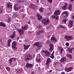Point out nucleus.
Here are the masks:
<instances>
[{
	"instance_id": "obj_12",
	"label": "nucleus",
	"mask_w": 74,
	"mask_h": 74,
	"mask_svg": "<svg viewBox=\"0 0 74 74\" xmlns=\"http://www.w3.org/2000/svg\"><path fill=\"white\" fill-rule=\"evenodd\" d=\"M16 37V35H15V32H13V34H12L10 36V37L12 39H14V38Z\"/></svg>"
},
{
	"instance_id": "obj_13",
	"label": "nucleus",
	"mask_w": 74,
	"mask_h": 74,
	"mask_svg": "<svg viewBox=\"0 0 74 74\" xmlns=\"http://www.w3.org/2000/svg\"><path fill=\"white\" fill-rule=\"evenodd\" d=\"M73 23H74V21H70L68 24V27H72L73 26Z\"/></svg>"
},
{
	"instance_id": "obj_37",
	"label": "nucleus",
	"mask_w": 74,
	"mask_h": 74,
	"mask_svg": "<svg viewBox=\"0 0 74 74\" xmlns=\"http://www.w3.org/2000/svg\"><path fill=\"white\" fill-rule=\"evenodd\" d=\"M36 60L37 63H40L41 62L40 58L39 59H36Z\"/></svg>"
},
{
	"instance_id": "obj_51",
	"label": "nucleus",
	"mask_w": 74,
	"mask_h": 74,
	"mask_svg": "<svg viewBox=\"0 0 74 74\" xmlns=\"http://www.w3.org/2000/svg\"><path fill=\"white\" fill-rule=\"evenodd\" d=\"M0 69H3V65H1L0 66Z\"/></svg>"
},
{
	"instance_id": "obj_6",
	"label": "nucleus",
	"mask_w": 74,
	"mask_h": 74,
	"mask_svg": "<svg viewBox=\"0 0 74 74\" xmlns=\"http://www.w3.org/2000/svg\"><path fill=\"white\" fill-rule=\"evenodd\" d=\"M16 42L14 41H13L12 43V49H14V50H16L17 49V48L16 47Z\"/></svg>"
},
{
	"instance_id": "obj_15",
	"label": "nucleus",
	"mask_w": 74,
	"mask_h": 74,
	"mask_svg": "<svg viewBox=\"0 0 74 74\" xmlns=\"http://www.w3.org/2000/svg\"><path fill=\"white\" fill-rule=\"evenodd\" d=\"M66 61V58L65 57H62L60 60V62L61 63H64Z\"/></svg>"
},
{
	"instance_id": "obj_61",
	"label": "nucleus",
	"mask_w": 74,
	"mask_h": 74,
	"mask_svg": "<svg viewBox=\"0 0 74 74\" xmlns=\"http://www.w3.org/2000/svg\"><path fill=\"white\" fill-rule=\"evenodd\" d=\"M21 11H22V12H23V11H24V10H23V9Z\"/></svg>"
},
{
	"instance_id": "obj_64",
	"label": "nucleus",
	"mask_w": 74,
	"mask_h": 74,
	"mask_svg": "<svg viewBox=\"0 0 74 74\" xmlns=\"http://www.w3.org/2000/svg\"><path fill=\"white\" fill-rule=\"evenodd\" d=\"M60 28V27H58L57 29H59V28Z\"/></svg>"
},
{
	"instance_id": "obj_5",
	"label": "nucleus",
	"mask_w": 74,
	"mask_h": 74,
	"mask_svg": "<svg viewBox=\"0 0 74 74\" xmlns=\"http://www.w3.org/2000/svg\"><path fill=\"white\" fill-rule=\"evenodd\" d=\"M29 8L33 9V10H36L37 8V6L36 5L32 4L30 5Z\"/></svg>"
},
{
	"instance_id": "obj_14",
	"label": "nucleus",
	"mask_w": 74,
	"mask_h": 74,
	"mask_svg": "<svg viewBox=\"0 0 74 74\" xmlns=\"http://www.w3.org/2000/svg\"><path fill=\"white\" fill-rule=\"evenodd\" d=\"M72 69H73V68L71 67L70 68L66 67L65 68V71L67 72H69L70 71H71Z\"/></svg>"
},
{
	"instance_id": "obj_3",
	"label": "nucleus",
	"mask_w": 74,
	"mask_h": 74,
	"mask_svg": "<svg viewBox=\"0 0 74 74\" xmlns=\"http://www.w3.org/2000/svg\"><path fill=\"white\" fill-rule=\"evenodd\" d=\"M32 59V56L31 54H28L27 56V58H25V60L26 61L31 60Z\"/></svg>"
},
{
	"instance_id": "obj_46",
	"label": "nucleus",
	"mask_w": 74,
	"mask_h": 74,
	"mask_svg": "<svg viewBox=\"0 0 74 74\" xmlns=\"http://www.w3.org/2000/svg\"><path fill=\"white\" fill-rule=\"evenodd\" d=\"M60 28H63V29H65V27L63 26V25H60L59 26Z\"/></svg>"
},
{
	"instance_id": "obj_39",
	"label": "nucleus",
	"mask_w": 74,
	"mask_h": 74,
	"mask_svg": "<svg viewBox=\"0 0 74 74\" xmlns=\"http://www.w3.org/2000/svg\"><path fill=\"white\" fill-rule=\"evenodd\" d=\"M46 69H48L49 67V64H47V63H46Z\"/></svg>"
},
{
	"instance_id": "obj_60",
	"label": "nucleus",
	"mask_w": 74,
	"mask_h": 74,
	"mask_svg": "<svg viewBox=\"0 0 74 74\" xmlns=\"http://www.w3.org/2000/svg\"><path fill=\"white\" fill-rule=\"evenodd\" d=\"M37 3H39V1L38 0H37Z\"/></svg>"
},
{
	"instance_id": "obj_53",
	"label": "nucleus",
	"mask_w": 74,
	"mask_h": 74,
	"mask_svg": "<svg viewBox=\"0 0 74 74\" xmlns=\"http://www.w3.org/2000/svg\"><path fill=\"white\" fill-rule=\"evenodd\" d=\"M18 3H22L23 1H22V0H19L18 1Z\"/></svg>"
},
{
	"instance_id": "obj_22",
	"label": "nucleus",
	"mask_w": 74,
	"mask_h": 74,
	"mask_svg": "<svg viewBox=\"0 0 74 74\" xmlns=\"http://www.w3.org/2000/svg\"><path fill=\"white\" fill-rule=\"evenodd\" d=\"M21 8V7H16V5H15L14 7V10H19L20 8Z\"/></svg>"
},
{
	"instance_id": "obj_2",
	"label": "nucleus",
	"mask_w": 74,
	"mask_h": 74,
	"mask_svg": "<svg viewBox=\"0 0 74 74\" xmlns=\"http://www.w3.org/2000/svg\"><path fill=\"white\" fill-rule=\"evenodd\" d=\"M42 22L43 24L45 25H48V24L49 23V22H50L49 19L48 18H45L44 19L42 20Z\"/></svg>"
},
{
	"instance_id": "obj_58",
	"label": "nucleus",
	"mask_w": 74,
	"mask_h": 74,
	"mask_svg": "<svg viewBox=\"0 0 74 74\" xmlns=\"http://www.w3.org/2000/svg\"><path fill=\"white\" fill-rule=\"evenodd\" d=\"M65 74V73L64 72H62L61 73V74Z\"/></svg>"
},
{
	"instance_id": "obj_56",
	"label": "nucleus",
	"mask_w": 74,
	"mask_h": 74,
	"mask_svg": "<svg viewBox=\"0 0 74 74\" xmlns=\"http://www.w3.org/2000/svg\"><path fill=\"white\" fill-rule=\"evenodd\" d=\"M54 52H55V51H53L52 53L51 54L52 55H53L54 54Z\"/></svg>"
},
{
	"instance_id": "obj_1",
	"label": "nucleus",
	"mask_w": 74,
	"mask_h": 74,
	"mask_svg": "<svg viewBox=\"0 0 74 74\" xmlns=\"http://www.w3.org/2000/svg\"><path fill=\"white\" fill-rule=\"evenodd\" d=\"M35 46H36L37 47L39 48L38 49H37V50L39 49H40V48H41V46H42V42H38L35 43L33 45V47H34Z\"/></svg>"
},
{
	"instance_id": "obj_55",
	"label": "nucleus",
	"mask_w": 74,
	"mask_h": 74,
	"mask_svg": "<svg viewBox=\"0 0 74 74\" xmlns=\"http://www.w3.org/2000/svg\"><path fill=\"white\" fill-rule=\"evenodd\" d=\"M2 12H3V10H0V14H1Z\"/></svg>"
},
{
	"instance_id": "obj_16",
	"label": "nucleus",
	"mask_w": 74,
	"mask_h": 74,
	"mask_svg": "<svg viewBox=\"0 0 74 74\" xmlns=\"http://www.w3.org/2000/svg\"><path fill=\"white\" fill-rule=\"evenodd\" d=\"M54 14H55L56 15H60V11L59 10H57L55 11Z\"/></svg>"
},
{
	"instance_id": "obj_30",
	"label": "nucleus",
	"mask_w": 74,
	"mask_h": 74,
	"mask_svg": "<svg viewBox=\"0 0 74 74\" xmlns=\"http://www.w3.org/2000/svg\"><path fill=\"white\" fill-rule=\"evenodd\" d=\"M59 49L60 50L61 54H62V52H63L64 50L63 48L62 47H59Z\"/></svg>"
},
{
	"instance_id": "obj_18",
	"label": "nucleus",
	"mask_w": 74,
	"mask_h": 74,
	"mask_svg": "<svg viewBox=\"0 0 74 74\" xmlns=\"http://www.w3.org/2000/svg\"><path fill=\"white\" fill-rule=\"evenodd\" d=\"M27 27H28V25H25L24 26L22 27H21L22 29H23V30H27Z\"/></svg>"
},
{
	"instance_id": "obj_10",
	"label": "nucleus",
	"mask_w": 74,
	"mask_h": 74,
	"mask_svg": "<svg viewBox=\"0 0 74 74\" xmlns=\"http://www.w3.org/2000/svg\"><path fill=\"white\" fill-rule=\"evenodd\" d=\"M33 66V64L30 63H27L26 64V66L27 68H32Z\"/></svg>"
},
{
	"instance_id": "obj_4",
	"label": "nucleus",
	"mask_w": 74,
	"mask_h": 74,
	"mask_svg": "<svg viewBox=\"0 0 74 74\" xmlns=\"http://www.w3.org/2000/svg\"><path fill=\"white\" fill-rule=\"evenodd\" d=\"M13 27L15 28V30H16L19 32L20 36H22V34H24V31L22 30V29L18 28H16L15 26H14Z\"/></svg>"
},
{
	"instance_id": "obj_8",
	"label": "nucleus",
	"mask_w": 74,
	"mask_h": 74,
	"mask_svg": "<svg viewBox=\"0 0 74 74\" xmlns=\"http://www.w3.org/2000/svg\"><path fill=\"white\" fill-rule=\"evenodd\" d=\"M65 38L68 41H70V40H71L73 38V36H65Z\"/></svg>"
},
{
	"instance_id": "obj_40",
	"label": "nucleus",
	"mask_w": 74,
	"mask_h": 74,
	"mask_svg": "<svg viewBox=\"0 0 74 74\" xmlns=\"http://www.w3.org/2000/svg\"><path fill=\"white\" fill-rule=\"evenodd\" d=\"M67 21V20L66 19H64L62 21V22L65 23H66V21Z\"/></svg>"
},
{
	"instance_id": "obj_7",
	"label": "nucleus",
	"mask_w": 74,
	"mask_h": 74,
	"mask_svg": "<svg viewBox=\"0 0 74 74\" xmlns=\"http://www.w3.org/2000/svg\"><path fill=\"white\" fill-rule=\"evenodd\" d=\"M51 40L52 42H55L58 41V40H57V39L55 38V37L54 36H52L51 37Z\"/></svg>"
},
{
	"instance_id": "obj_33",
	"label": "nucleus",
	"mask_w": 74,
	"mask_h": 74,
	"mask_svg": "<svg viewBox=\"0 0 74 74\" xmlns=\"http://www.w3.org/2000/svg\"><path fill=\"white\" fill-rule=\"evenodd\" d=\"M22 71L21 69H19L17 70V72L18 73H22Z\"/></svg>"
},
{
	"instance_id": "obj_36",
	"label": "nucleus",
	"mask_w": 74,
	"mask_h": 74,
	"mask_svg": "<svg viewBox=\"0 0 74 74\" xmlns=\"http://www.w3.org/2000/svg\"><path fill=\"white\" fill-rule=\"evenodd\" d=\"M67 57L70 59H71L72 58V56L71 54H68L67 55Z\"/></svg>"
},
{
	"instance_id": "obj_57",
	"label": "nucleus",
	"mask_w": 74,
	"mask_h": 74,
	"mask_svg": "<svg viewBox=\"0 0 74 74\" xmlns=\"http://www.w3.org/2000/svg\"><path fill=\"white\" fill-rule=\"evenodd\" d=\"M52 70H51L49 71V73H51V72H52Z\"/></svg>"
},
{
	"instance_id": "obj_11",
	"label": "nucleus",
	"mask_w": 74,
	"mask_h": 74,
	"mask_svg": "<svg viewBox=\"0 0 74 74\" xmlns=\"http://www.w3.org/2000/svg\"><path fill=\"white\" fill-rule=\"evenodd\" d=\"M12 4L11 3H7V7L8 8L10 9L11 8L12 9Z\"/></svg>"
},
{
	"instance_id": "obj_42",
	"label": "nucleus",
	"mask_w": 74,
	"mask_h": 74,
	"mask_svg": "<svg viewBox=\"0 0 74 74\" xmlns=\"http://www.w3.org/2000/svg\"><path fill=\"white\" fill-rule=\"evenodd\" d=\"M47 1L49 3H50V4H52V0H48Z\"/></svg>"
},
{
	"instance_id": "obj_41",
	"label": "nucleus",
	"mask_w": 74,
	"mask_h": 74,
	"mask_svg": "<svg viewBox=\"0 0 74 74\" xmlns=\"http://www.w3.org/2000/svg\"><path fill=\"white\" fill-rule=\"evenodd\" d=\"M6 69L8 71H10V70H11L10 68L9 67H6Z\"/></svg>"
},
{
	"instance_id": "obj_43",
	"label": "nucleus",
	"mask_w": 74,
	"mask_h": 74,
	"mask_svg": "<svg viewBox=\"0 0 74 74\" xmlns=\"http://www.w3.org/2000/svg\"><path fill=\"white\" fill-rule=\"evenodd\" d=\"M11 22V19H10V18H8V20L7 21V22L8 23H10Z\"/></svg>"
},
{
	"instance_id": "obj_63",
	"label": "nucleus",
	"mask_w": 74,
	"mask_h": 74,
	"mask_svg": "<svg viewBox=\"0 0 74 74\" xmlns=\"http://www.w3.org/2000/svg\"><path fill=\"white\" fill-rule=\"evenodd\" d=\"M71 1H74V0H70Z\"/></svg>"
},
{
	"instance_id": "obj_25",
	"label": "nucleus",
	"mask_w": 74,
	"mask_h": 74,
	"mask_svg": "<svg viewBox=\"0 0 74 74\" xmlns=\"http://www.w3.org/2000/svg\"><path fill=\"white\" fill-rule=\"evenodd\" d=\"M0 26H3V27H5L6 26L5 24L4 23L2 22L0 23Z\"/></svg>"
},
{
	"instance_id": "obj_54",
	"label": "nucleus",
	"mask_w": 74,
	"mask_h": 74,
	"mask_svg": "<svg viewBox=\"0 0 74 74\" xmlns=\"http://www.w3.org/2000/svg\"><path fill=\"white\" fill-rule=\"evenodd\" d=\"M52 18L55 19V16H51Z\"/></svg>"
},
{
	"instance_id": "obj_48",
	"label": "nucleus",
	"mask_w": 74,
	"mask_h": 74,
	"mask_svg": "<svg viewBox=\"0 0 74 74\" xmlns=\"http://www.w3.org/2000/svg\"><path fill=\"white\" fill-rule=\"evenodd\" d=\"M50 42H51L50 41V40H47L46 42L47 44H49L50 43Z\"/></svg>"
},
{
	"instance_id": "obj_31",
	"label": "nucleus",
	"mask_w": 74,
	"mask_h": 74,
	"mask_svg": "<svg viewBox=\"0 0 74 74\" xmlns=\"http://www.w3.org/2000/svg\"><path fill=\"white\" fill-rule=\"evenodd\" d=\"M46 56H50V53L49 52H47L46 53Z\"/></svg>"
},
{
	"instance_id": "obj_26",
	"label": "nucleus",
	"mask_w": 74,
	"mask_h": 74,
	"mask_svg": "<svg viewBox=\"0 0 74 74\" xmlns=\"http://www.w3.org/2000/svg\"><path fill=\"white\" fill-rule=\"evenodd\" d=\"M47 51L44 50H42L41 51V53L42 55H44L46 53Z\"/></svg>"
},
{
	"instance_id": "obj_34",
	"label": "nucleus",
	"mask_w": 74,
	"mask_h": 74,
	"mask_svg": "<svg viewBox=\"0 0 74 74\" xmlns=\"http://www.w3.org/2000/svg\"><path fill=\"white\" fill-rule=\"evenodd\" d=\"M73 49H70L68 48V51L70 52V53H72V50Z\"/></svg>"
},
{
	"instance_id": "obj_52",
	"label": "nucleus",
	"mask_w": 74,
	"mask_h": 74,
	"mask_svg": "<svg viewBox=\"0 0 74 74\" xmlns=\"http://www.w3.org/2000/svg\"><path fill=\"white\" fill-rule=\"evenodd\" d=\"M58 17H59L58 16L55 17V19H57V20H58Z\"/></svg>"
},
{
	"instance_id": "obj_32",
	"label": "nucleus",
	"mask_w": 74,
	"mask_h": 74,
	"mask_svg": "<svg viewBox=\"0 0 74 74\" xmlns=\"http://www.w3.org/2000/svg\"><path fill=\"white\" fill-rule=\"evenodd\" d=\"M42 26L40 24H38V27H37L38 29H41V28L42 27Z\"/></svg>"
},
{
	"instance_id": "obj_9",
	"label": "nucleus",
	"mask_w": 74,
	"mask_h": 74,
	"mask_svg": "<svg viewBox=\"0 0 74 74\" xmlns=\"http://www.w3.org/2000/svg\"><path fill=\"white\" fill-rule=\"evenodd\" d=\"M49 46L50 47V48L49 49V50L50 52H52L53 51L54 48V46H53V45L52 44L50 43L49 44Z\"/></svg>"
},
{
	"instance_id": "obj_23",
	"label": "nucleus",
	"mask_w": 74,
	"mask_h": 74,
	"mask_svg": "<svg viewBox=\"0 0 74 74\" xmlns=\"http://www.w3.org/2000/svg\"><path fill=\"white\" fill-rule=\"evenodd\" d=\"M73 6H72V5L71 4H69V6L68 9L70 11H72V8Z\"/></svg>"
},
{
	"instance_id": "obj_28",
	"label": "nucleus",
	"mask_w": 74,
	"mask_h": 74,
	"mask_svg": "<svg viewBox=\"0 0 74 74\" xmlns=\"http://www.w3.org/2000/svg\"><path fill=\"white\" fill-rule=\"evenodd\" d=\"M51 61V60L50 59V58H47V61L46 62V63L49 64Z\"/></svg>"
},
{
	"instance_id": "obj_59",
	"label": "nucleus",
	"mask_w": 74,
	"mask_h": 74,
	"mask_svg": "<svg viewBox=\"0 0 74 74\" xmlns=\"http://www.w3.org/2000/svg\"><path fill=\"white\" fill-rule=\"evenodd\" d=\"M50 37H51V36H49L47 37V38H49Z\"/></svg>"
},
{
	"instance_id": "obj_62",
	"label": "nucleus",
	"mask_w": 74,
	"mask_h": 74,
	"mask_svg": "<svg viewBox=\"0 0 74 74\" xmlns=\"http://www.w3.org/2000/svg\"><path fill=\"white\" fill-rule=\"evenodd\" d=\"M19 42H22V40H20L19 41Z\"/></svg>"
},
{
	"instance_id": "obj_47",
	"label": "nucleus",
	"mask_w": 74,
	"mask_h": 74,
	"mask_svg": "<svg viewBox=\"0 0 74 74\" xmlns=\"http://www.w3.org/2000/svg\"><path fill=\"white\" fill-rule=\"evenodd\" d=\"M65 45H66V46H69V45H70V44L69 43V42H66L65 44Z\"/></svg>"
},
{
	"instance_id": "obj_29",
	"label": "nucleus",
	"mask_w": 74,
	"mask_h": 74,
	"mask_svg": "<svg viewBox=\"0 0 74 74\" xmlns=\"http://www.w3.org/2000/svg\"><path fill=\"white\" fill-rule=\"evenodd\" d=\"M12 41L11 40H10V39L8 40V46L9 47L10 46V44H11V42Z\"/></svg>"
},
{
	"instance_id": "obj_17",
	"label": "nucleus",
	"mask_w": 74,
	"mask_h": 74,
	"mask_svg": "<svg viewBox=\"0 0 74 74\" xmlns=\"http://www.w3.org/2000/svg\"><path fill=\"white\" fill-rule=\"evenodd\" d=\"M44 31L43 30H40L37 32L36 34V35H39V34H40L41 33H44Z\"/></svg>"
},
{
	"instance_id": "obj_27",
	"label": "nucleus",
	"mask_w": 74,
	"mask_h": 74,
	"mask_svg": "<svg viewBox=\"0 0 74 74\" xmlns=\"http://www.w3.org/2000/svg\"><path fill=\"white\" fill-rule=\"evenodd\" d=\"M62 14H65L66 17H67V16H68V12L66 11H64L62 13Z\"/></svg>"
},
{
	"instance_id": "obj_50",
	"label": "nucleus",
	"mask_w": 74,
	"mask_h": 74,
	"mask_svg": "<svg viewBox=\"0 0 74 74\" xmlns=\"http://www.w3.org/2000/svg\"><path fill=\"white\" fill-rule=\"evenodd\" d=\"M71 18L72 19H73V20H74V16H72L71 17Z\"/></svg>"
},
{
	"instance_id": "obj_24",
	"label": "nucleus",
	"mask_w": 74,
	"mask_h": 74,
	"mask_svg": "<svg viewBox=\"0 0 74 74\" xmlns=\"http://www.w3.org/2000/svg\"><path fill=\"white\" fill-rule=\"evenodd\" d=\"M18 15V14L17 13H15L12 16L13 18H16Z\"/></svg>"
},
{
	"instance_id": "obj_35",
	"label": "nucleus",
	"mask_w": 74,
	"mask_h": 74,
	"mask_svg": "<svg viewBox=\"0 0 74 74\" xmlns=\"http://www.w3.org/2000/svg\"><path fill=\"white\" fill-rule=\"evenodd\" d=\"M39 11L40 12H42L44 11V9L42 8H41L39 9Z\"/></svg>"
},
{
	"instance_id": "obj_20",
	"label": "nucleus",
	"mask_w": 74,
	"mask_h": 74,
	"mask_svg": "<svg viewBox=\"0 0 74 74\" xmlns=\"http://www.w3.org/2000/svg\"><path fill=\"white\" fill-rule=\"evenodd\" d=\"M36 16H37L38 19L39 20V21H40V20L42 19V16L39 13H38Z\"/></svg>"
},
{
	"instance_id": "obj_44",
	"label": "nucleus",
	"mask_w": 74,
	"mask_h": 74,
	"mask_svg": "<svg viewBox=\"0 0 74 74\" xmlns=\"http://www.w3.org/2000/svg\"><path fill=\"white\" fill-rule=\"evenodd\" d=\"M12 58V60H13V61H16V58Z\"/></svg>"
},
{
	"instance_id": "obj_38",
	"label": "nucleus",
	"mask_w": 74,
	"mask_h": 74,
	"mask_svg": "<svg viewBox=\"0 0 74 74\" xmlns=\"http://www.w3.org/2000/svg\"><path fill=\"white\" fill-rule=\"evenodd\" d=\"M13 60H12V58H11L10 59L9 62H10V64H11V63H12Z\"/></svg>"
},
{
	"instance_id": "obj_45",
	"label": "nucleus",
	"mask_w": 74,
	"mask_h": 74,
	"mask_svg": "<svg viewBox=\"0 0 74 74\" xmlns=\"http://www.w3.org/2000/svg\"><path fill=\"white\" fill-rule=\"evenodd\" d=\"M50 58H52V59H54L55 57L54 56H53V55H51V56H50Z\"/></svg>"
},
{
	"instance_id": "obj_49",
	"label": "nucleus",
	"mask_w": 74,
	"mask_h": 74,
	"mask_svg": "<svg viewBox=\"0 0 74 74\" xmlns=\"http://www.w3.org/2000/svg\"><path fill=\"white\" fill-rule=\"evenodd\" d=\"M26 16V14H23V16L22 18H25V16Z\"/></svg>"
},
{
	"instance_id": "obj_19",
	"label": "nucleus",
	"mask_w": 74,
	"mask_h": 74,
	"mask_svg": "<svg viewBox=\"0 0 74 74\" xmlns=\"http://www.w3.org/2000/svg\"><path fill=\"white\" fill-rule=\"evenodd\" d=\"M67 4L66 3H65V5L63 7L61 8L62 10H66L67 9Z\"/></svg>"
},
{
	"instance_id": "obj_21",
	"label": "nucleus",
	"mask_w": 74,
	"mask_h": 74,
	"mask_svg": "<svg viewBox=\"0 0 74 74\" xmlns=\"http://www.w3.org/2000/svg\"><path fill=\"white\" fill-rule=\"evenodd\" d=\"M24 49H28L29 47H30L31 45H27L26 46L25 45H24Z\"/></svg>"
}]
</instances>
